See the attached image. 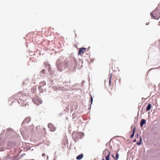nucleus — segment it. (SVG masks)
I'll use <instances>...</instances> for the list:
<instances>
[{"instance_id":"obj_1","label":"nucleus","mask_w":160,"mask_h":160,"mask_svg":"<svg viewBox=\"0 0 160 160\" xmlns=\"http://www.w3.org/2000/svg\"><path fill=\"white\" fill-rule=\"evenodd\" d=\"M159 10V8L157 7L154 11L151 13L150 15L151 17L155 19H158L160 17V12Z\"/></svg>"},{"instance_id":"obj_2","label":"nucleus","mask_w":160,"mask_h":160,"mask_svg":"<svg viewBox=\"0 0 160 160\" xmlns=\"http://www.w3.org/2000/svg\"><path fill=\"white\" fill-rule=\"evenodd\" d=\"M33 102L36 105H39L42 102V100L37 96H36L32 99Z\"/></svg>"},{"instance_id":"obj_3","label":"nucleus","mask_w":160,"mask_h":160,"mask_svg":"<svg viewBox=\"0 0 160 160\" xmlns=\"http://www.w3.org/2000/svg\"><path fill=\"white\" fill-rule=\"evenodd\" d=\"M86 49L85 48H80L78 54L79 55H82L86 52Z\"/></svg>"},{"instance_id":"obj_4","label":"nucleus","mask_w":160,"mask_h":160,"mask_svg":"<svg viewBox=\"0 0 160 160\" xmlns=\"http://www.w3.org/2000/svg\"><path fill=\"white\" fill-rule=\"evenodd\" d=\"M72 135L74 137L75 135L77 137L76 138H81L80 137V133L79 132H73Z\"/></svg>"},{"instance_id":"obj_5","label":"nucleus","mask_w":160,"mask_h":160,"mask_svg":"<svg viewBox=\"0 0 160 160\" xmlns=\"http://www.w3.org/2000/svg\"><path fill=\"white\" fill-rule=\"evenodd\" d=\"M46 85V83L44 81H42L40 83V85L39 86L38 88L39 91H40V89L42 86H44Z\"/></svg>"},{"instance_id":"obj_6","label":"nucleus","mask_w":160,"mask_h":160,"mask_svg":"<svg viewBox=\"0 0 160 160\" xmlns=\"http://www.w3.org/2000/svg\"><path fill=\"white\" fill-rule=\"evenodd\" d=\"M103 153L105 155H110V152L108 149H106L104 151Z\"/></svg>"},{"instance_id":"obj_7","label":"nucleus","mask_w":160,"mask_h":160,"mask_svg":"<svg viewBox=\"0 0 160 160\" xmlns=\"http://www.w3.org/2000/svg\"><path fill=\"white\" fill-rule=\"evenodd\" d=\"M56 65L58 70L60 72L62 71V68L61 66L58 65V62H57Z\"/></svg>"},{"instance_id":"obj_8","label":"nucleus","mask_w":160,"mask_h":160,"mask_svg":"<svg viewBox=\"0 0 160 160\" xmlns=\"http://www.w3.org/2000/svg\"><path fill=\"white\" fill-rule=\"evenodd\" d=\"M146 123V121L144 119H142L140 123V126L142 127L143 124Z\"/></svg>"},{"instance_id":"obj_9","label":"nucleus","mask_w":160,"mask_h":160,"mask_svg":"<svg viewBox=\"0 0 160 160\" xmlns=\"http://www.w3.org/2000/svg\"><path fill=\"white\" fill-rule=\"evenodd\" d=\"M83 155L82 154H80L77 157L76 159L77 160H80L83 157Z\"/></svg>"},{"instance_id":"obj_10","label":"nucleus","mask_w":160,"mask_h":160,"mask_svg":"<svg viewBox=\"0 0 160 160\" xmlns=\"http://www.w3.org/2000/svg\"><path fill=\"white\" fill-rule=\"evenodd\" d=\"M116 156L115 158L114 157L113 154H112V156L113 157V158H114V159L117 160L118 159V157H119V154L117 152L116 153Z\"/></svg>"},{"instance_id":"obj_11","label":"nucleus","mask_w":160,"mask_h":160,"mask_svg":"<svg viewBox=\"0 0 160 160\" xmlns=\"http://www.w3.org/2000/svg\"><path fill=\"white\" fill-rule=\"evenodd\" d=\"M135 130V127H134V128L133 130L132 133V135L130 136V138H132L134 137Z\"/></svg>"},{"instance_id":"obj_12","label":"nucleus","mask_w":160,"mask_h":160,"mask_svg":"<svg viewBox=\"0 0 160 160\" xmlns=\"http://www.w3.org/2000/svg\"><path fill=\"white\" fill-rule=\"evenodd\" d=\"M109 76H110V78L109 80V85H110L111 82V78L112 76V73L109 74Z\"/></svg>"},{"instance_id":"obj_13","label":"nucleus","mask_w":160,"mask_h":160,"mask_svg":"<svg viewBox=\"0 0 160 160\" xmlns=\"http://www.w3.org/2000/svg\"><path fill=\"white\" fill-rule=\"evenodd\" d=\"M56 130L55 128L52 125H51V131L53 132Z\"/></svg>"},{"instance_id":"obj_14","label":"nucleus","mask_w":160,"mask_h":160,"mask_svg":"<svg viewBox=\"0 0 160 160\" xmlns=\"http://www.w3.org/2000/svg\"><path fill=\"white\" fill-rule=\"evenodd\" d=\"M151 104H149L148 105L146 109L147 111H149L151 109Z\"/></svg>"},{"instance_id":"obj_15","label":"nucleus","mask_w":160,"mask_h":160,"mask_svg":"<svg viewBox=\"0 0 160 160\" xmlns=\"http://www.w3.org/2000/svg\"><path fill=\"white\" fill-rule=\"evenodd\" d=\"M30 121V118H26L25 119L23 122H28Z\"/></svg>"},{"instance_id":"obj_16","label":"nucleus","mask_w":160,"mask_h":160,"mask_svg":"<svg viewBox=\"0 0 160 160\" xmlns=\"http://www.w3.org/2000/svg\"><path fill=\"white\" fill-rule=\"evenodd\" d=\"M109 155H107L105 157V159L106 160H109Z\"/></svg>"},{"instance_id":"obj_17","label":"nucleus","mask_w":160,"mask_h":160,"mask_svg":"<svg viewBox=\"0 0 160 160\" xmlns=\"http://www.w3.org/2000/svg\"><path fill=\"white\" fill-rule=\"evenodd\" d=\"M90 100H91V105L92 104V102H93V98L91 95Z\"/></svg>"},{"instance_id":"obj_18","label":"nucleus","mask_w":160,"mask_h":160,"mask_svg":"<svg viewBox=\"0 0 160 160\" xmlns=\"http://www.w3.org/2000/svg\"><path fill=\"white\" fill-rule=\"evenodd\" d=\"M141 138H140V142H139L137 143V144L138 145H140L141 144Z\"/></svg>"},{"instance_id":"obj_19","label":"nucleus","mask_w":160,"mask_h":160,"mask_svg":"<svg viewBox=\"0 0 160 160\" xmlns=\"http://www.w3.org/2000/svg\"><path fill=\"white\" fill-rule=\"evenodd\" d=\"M42 72L43 74H45V71L44 69H43L42 71Z\"/></svg>"},{"instance_id":"obj_20","label":"nucleus","mask_w":160,"mask_h":160,"mask_svg":"<svg viewBox=\"0 0 160 160\" xmlns=\"http://www.w3.org/2000/svg\"><path fill=\"white\" fill-rule=\"evenodd\" d=\"M41 91H40V92H41V93H42L43 92V90L42 89V88H41L40 89Z\"/></svg>"},{"instance_id":"obj_21","label":"nucleus","mask_w":160,"mask_h":160,"mask_svg":"<svg viewBox=\"0 0 160 160\" xmlns=\"http://www.w3.org/2000/svg\"><path fill=\"white\" fill-rule=\"evenodd\" d=\"M45 155V154H44V153H43V154H42V156H44Z\"/></svg>"},{"instance_id":"obj_22","label":"nucleus","mask_w":160,"mask_h":160,"mask_svg":"<svg viewBox=\"0 0 160 160\" xmlns=\"http://www.w3.org/2000/svg\"><path fill=\"white\" fill-rule=\"evenodd\" d=\"M49 125H50V123H49L48 125V126L49 128Z\"/></svg>"},{"instance_id":"obj_23","label":"nucleus","mask_w":160,"mask_h":160,"mask_svg":"<svg viewBox=\"0 0 160 160\" xmlns=\"http://www.w3.org/2000/svg\"><path fill=\"white\" fill-rule=\"evenodd\" d=\"M136 141V139H135V140H134L133 141V142H135Z\"/></svg>"},{"instance_id":"obj_24","label":"nucleus","mask_w":160,"mask_h":160,"mask_svg":"<svg viewBox=\"0 0 160 160\" xmlns=\"http://www.w3.org/2000/svg\"><path fill=\"white\" fill-rule=\"evenodd\" d=\"M44 64H45V65L46 64V62L44 63Z\"/></svg>"},{"instance_id":"obj_25","label":"nucleus","mask_w":160,"mask_h":160,"mask_svg":"<svg viewBox=\"0 0 160 160\" xmlns=\"http://www.w3.org/2000/svg\"><path fill=\"white\" fill-rule=\"evenodd\" d=\"M19 99L20 100V99H21V98H19Z\"/></svg>"},{"instance_id":"obj_26","label":"nucleus","mask_w":160,"mask_h":160,"mask_svg":"<svg viewBox=\"0 0 160 160\" xmlns=\"http://www.w3.org/2000/svg\"><path fill=\"white\" fill-rule=\"evenodd\" d=\"M102 160H105L104 159H102Z\"/></svg>"}]
</instances>
